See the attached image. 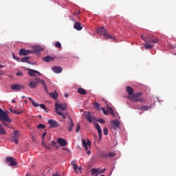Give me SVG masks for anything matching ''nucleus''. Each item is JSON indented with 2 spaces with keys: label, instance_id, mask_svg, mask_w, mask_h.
I'll return each instance as SVG.
<instances>
[{
  "label": "nucleus",
  "instance_id": "obj_1",
  "mask_svg": "<svg viewBox=\"0 0 176 176\" xmlns=\"http://www.w3.org/2000/svg\"><path fill=\"white\" fill-rule=\"evenodd\" d=\"M85 118L89 123H93L94 127L97 130L98 135H101V134H102V131L101 130L100 124L96 122V118H94V117L91 116L90 113H87L85 114Z\"/></svg>",
  "mask_w": 176,
  "mask_h": 176
},
{
  "label": "nucleus",
  "instance_id": "obj_2",
  "mask_svg": "<svg viewBox=\"0 0 176 176\" xmlns=\"http://www.w3.org/2000/svg\"><path fill=\"white\" fill-rule=\"evenodd\" d=\"M38 83H41V86H43V87L45 89V91H47V85H46V82H45V80L39 78H36L32 80L29 83V87L30 89H34L36 86H38Z\"/></svg>",
  "mask_w": 176,
  "mask_h": 176
},
{
  "label": "nucleus",
  "instance_id": "obj_3",
  "mask_svg": "<svg viewBox=\"0 0 176 176\" xmlns=\"http://www.w3.org/2000/svg\"><path fill=\"white\" fill-rule=\"evenodd\" d=\"M142 92H138L133 94L131 96H128L129 100H131V102H145V99L142 97Z\"/></svg>",
  "mask_w": 176,
  "mask_h": 176
},
{
  "label": "nucleus",
  "instance_id": "obj_4",
  "mask_svg": "<svg viewBox=\"0 0 176 176\" xmlns=\"http://www.w3.org/2000/svg\"><path fill=\"white\" fill-rule=\"evenodd\" d=\"M0 122H2L4 126H6V127H8V125L6 122H7L8 123H12V119H10L8 113L3 111V110H2V109L1 108H0Z\"/></svg>",
  "mask_w": 176,
  "mask_h": 176
},
{
  "label": "nucleus",
  "instance_id": "obj_5",
  "mask_svg": "<svg viewBox=\"0 0 176 176\" xmlns=\"http://www.w3.org/2000/svg\"><path fill=\"white\" fill-rule=\"evenodd\" d=\"M97 31L98 34L104 36L105 39H113L114 41H116V38L115 37V36H111L109 34H107V30H105L104 27L97 29Z\"/></svg>",
  "mask_w": 176,
  "mask_h": 176
},
{
  "label": "nucleus",
  "instance_id": "obj_6",
  "mask_svg": "<svg viewBox=\"0 0 176 176\" xmlns=\"http://www.w3.org/2000/svg\"><path fill=\"white\" fill-rule=\"evenodd\" d=\"M28 98L32 102V105H33V107H34L35 108H38V107H39L41 109H43L45 112H47V108L44 104H39L38 102H35V100H34V99H32V98L29 97Z\"/></svg>",
  "mask_w": 176,
  "mask_h": 176
},
{
  "label": "nucleus",
  "instance_id": "obj_7",
  "mask_svg": "<svg viewBox=\"0 0 176 176\" xmlns=\"http://www.w3.org/2000/svg\"><path fill=\"white\" fill-rule=\"evenodd\" d=\"M82 142L84 148L87 151V155H90V153H91V152L89 151V148H90L91 146V142H90V140H87V141L86 142V140L82 139Z\"/></svg>",
  "mask_w": 176,
  "mask_h": 176
},
{
  "label": "nucleus",
  "instance_id": "obj_8",
  "mask_svg": "<svg viewBox=\"0 0 176 176\" xmlns=\"http://www.w3.org/2000/svg\"><path fill=\"white\" fill-rule=\"evenodd\" d=\"M60 111H67V104H56L55 111L56 112H60Z\"/></svg>",
  "mask_w": 176,
  "mask_h": 176
},
{
  "label": "nucleus",
  "instance_id": "obj_9",
  "mask_svg": "<svg viewBox=\"0 0 176 176\" xmlns=\"http://www.w3.org/2000/svg\"><path fill=\"white\" fill-rule=\"evenodd\" d=\"M19 137H20V133H19V131H14L10 140L12 142H14V144H19Z\"/></svg>",
  "mask_w": 176,
  "mask_h": 176
},
{
  "label": "nucleus",
  "instance_id": "obj_10",
  "mask_svg": "<svg viewBox=\"0 0 176 176\" xmlns=\"http://www.w3.org/2000/svg\"><path fill=\"white\" fill-rule=\"evenodd\" d=\"M146 42L147 43H159V39L153 36H148L147 39H146Z\"/></svg>",
  "mask_w": 176,
  "mask_h": 176
},
{
  "label": "nucleus",
  "instance_id": "obj_11",
  "mask_svg": "<svg viewBox=\"0 0 176 176\" xmlns=\"http://www.w3.org/2000/svg\"><path fill=\"white\" fill-rule=\"evenodd\" d=\"M6 162L7 163H9V166H17V161H16V159L12 157H7Z\"/></svg>",
  "mask_w": 176,
  "mask_h": 176
},
{
  "label": "nucleus",
  "instance_id": "obj_12",
  "mask_svg": "<svg viewBox=\"0 0 176 176\" xmlns=\"http://www.w3.org/2000/svg\"><path fill=\"white\" fill-rule=\"evenodd\" d=\"M47 133L44 132L42 135V141L41 145L43 146L47 151H51L52 148L50 146L46 145V142H45V137L46 136Z\"/></svg>",
  "mask_w": 176,
  "mask_h": 176
},
{
  "label": "nucleus",
  "instance_id": "obj_13",
  "mask_svg": "<svg viewBox=\"0 0 176 176\" xmlns=\"http://www.w3.org/2000/svg\"><path fill=\"white\" fill-rule=\"evenodd\" d=\"M11 89L12 90H14L15 91H19L21 90V89H24V85L14 84L11 85Z\"/></svg>",
  "mask_w": 176,
  "mask_h": 176
},
{
  "label": "nucleus",
  "instance_id": "obj_14",
  "mask_svg": "<svg viewBox=\"0 0 176 176\" xmlns=\"http://www.w3.org/2000/svg\"><path fill=\"white\" fill-rule=\"evenodd\" d=\"M28 75H30V76H36V74H38V75L41 76L42 75L39 72L36 71V70H34L32 69H28Z\"/></svg>",
  "mask_w": 176,
  "mask_h": 176
},
{
  "label": "nucleus",
  "instance_id": "obj_15",
  "mask_svg": "<svg viewBox=\"0 0 176 176\" xmlns=\"http://www.w3.org/2000/svg\"><path fill=\"white\" fill-rule=\"evenodd\" d=\"M30 53H34V52L25 49H21L19 54V56H27V54H30Z\"/></svg>",
  "mask_w": 176,
  "mask_h": 176
},
{
  "label": "nucleus",
  "instance_id": "obj_16",
  "mask_svg": "<svg viewBox=\"0 0 176 176\" xmlns=\"http://www.w3.org/2000/svg\"><path fill=\"white\" fill-rule=\"evenodd\" d=\"M43 60L45 63H50V61H54V60H56V57L47 56L43 57Z\"/></svg>",
  "mask_w": 176,
  "mask_h": 176
},
{
  "label": "nucleus",
  "instance_id": "obj_17",
  "mask_svg": "<svg viewBox=\"0 0 176 176\" xmlns=\"http://www.w3.org/2000/svg\"><path fill=\"white\" fill-rule=\"evenodd\" d=\"M57 142L60 145V146H67V141L65 139L59 138L57 140Z\"/></svg>",
  "mask_w": 176,
  "mask_h": 176
},
{
  "label": "nucleus",
  "instance_id": "obj_18",
  "mask_svg": "<svg viewBox=\"0 0 176 176\" xmlns=\"http://www.w3.org/2000/svg\"><path fill=\"white\" fill-rule=\"evenodd\" d=\"M52 71L55 72V74H60L63 72V67L59 66H54L52 68Z\"/></svg>",
  "mask_w": 176,
  "mask_h": 176
},
{
  "label": "nucleus",
  "instance_id": "obj_19",
  "mask_svg": "<svg viewBox=\"0 0 176 176\" xmlns=\"http://www.w3.org/2000/svg\"><path fill=\"white\" fill-rule=\"evenodd\" d=\"M74 28V30H77V31H81V30H82L83 27H82V24H80V23L75 22Z\"/></svg>",
  "mask_w": 176,
  "mask_h": 176
},
{
  "label": "nucleus",
  "instance_id": "obj_20",
  "mask_svg": "<svg viewBox=\"0 0 176 176\" xmlns=\"http://www.w3.org/2000/svg\"><path fill=\"white\" fill-rule=\"evenodd\" d=\"M49 95H50V97H51V98H53L54 100H57V98H58V94L56 91L54 92L50 93Z\"/></svg>",
  "mask_w": 176,
  "mask_h": 176
},
{
  "label": "nucleus",
  "instance_id": "obj_21",
  "mask_svg": "<svg viewBox=\"0 0 176 176\" xmlns=\"http://www.w3.org/2000/svg\"><path fill=\"white\" fill-rule=\"evenodd\" d=\"M126 91L129 94V97H131L134 93V89L131 87H126Z\"/></svg>",
  "mask_w": 176,
  "mask_h": 176
},
{
  "label": "nucleus",
  "instance_id": "obj_22",
  "mask_svg": "<svg viewBox=\"0 0 176 176\" xmlns=\"http://www.w3.org/2000/svg\"><path fill=\"white\" fill-rule=\"evenodd\" d=\"M77 93H78L81 96H86V94H87V92L83 88H78L77 90Z\"/></svg>",
  "mask_w": 176,
  "mask_h": 176
},
{
  "label": "nucleus",
  "instance_id": "obj_23",
  "mask_svg": "<svg viewBox=\"0 0 176 176\" xmlns=\"http://www.w3.org/2000/svg\"><path fill=\"white\" fill-rule=\"evenodd\" d=\"M56 113L57 115H59V116H61L63 119H67V116H68V113H63L61 111H56Z\"/></svg>",
  "mask_w": 176,
  "mask_h": 176
},
{
  "label": "nucleus",
  "instance_id": "obj_24",
  "mask_svg": "<svg viewBox=\"0 0 176 176\" xmlns=\"http://www.w3.org/2000/svg\"><path fill=\"white\" fill-rule=\"evenodd\" d=\"M48 123L50 124V127H57V122L54 120H50Z\"/></svg>",
  "mask_w": 176,
  "mask_h": 176
},
{
  "label": "nucleus",
  "instance_id": "obj_25",
  "mask_svg": "<svg viewBox=\"0 0 176 176\" xmlns=\"http://www.w3.org/2000/svg\"><path fill=\"white\" fill-rule=\"evenodd\" d=\"M150 108H152V106H145V105H142L141 106L139 109L140 111H148L150 109Z\"/></svg>",
  "mask_w": 176,
  "mask_h": 176
},
{
  "label": "nucleus",
  "instance_id": "obj_26",
  "mask_svg": "<svg viewBox=\"0 0 176 176\" xmlns=\"http://www.w3.org/2000/svg\"><path fill=\"white\" fill-rule=\"evenodd\" d=\"M71 165L73 166V170L75 171V173L78 174V165L75 164V161H72L71 162Z\"/></svg>",
  "mask_w": 176,
  "mask_h": 176
},
{
  "label": "nucleus",
  "instance_id": "obj_27",
  "mask_svg": "<svg viewBox=\"0 0 176 176\" xmlns=\"http://www.w3.org/2000/svg\"><path fill=\"white\" fill-rule=\"evenodd\" d=\"M116 153H104V154L103 155V156H104V157H113L116 156Z\"/></svg>",
  "mask_w": 176,
  "mask_h": 176
},
{
  "label": "nucleus",
  "instance_id": "obj_28",
  "mask_svg": "<svg viewBox=\"0 0 176 176\" xmlns=\"http://www.w3.org/2000/svg\"><path fill=\"white\" fill-rule=\"evenodd\" d=\"M70 124H69L68 131H72V128L74 127V121L69 118Z\"/></svg>",
  "mask_w": 176,
  "mask_h": 176
},
{
  "label": "nucleus",
  "instance_id": "obj_29",
  "mask_svg": "<svg viewBox=\"0 0 176 176\" xmlns=\"http://www.w3.org/2000/svg\"><path fill=\"white\" fill-rule=\"evenodd\" d=\"M50 146H54L55 149H58L59 146L57 145V142L55 141H52L50 144H49Z\"/></svg>",
  "mask_w": 176,
  "mask_h": 176
},
{
  "label": "nucleus",
  "instance_id": "obj_30",
  "mask_svg": "<svg viewBox=\"0 0 176 176\" xmlns=\"http://www.w3.org/2000/svg\"><path fill=\"white\" fill-rule=\"evenodd\" d=\"M6 134V131L2 127V124H0V135H5Z\"/></svg>",
  "mask_w": 176,
  "mask_h": 176
},
{
  "label": "nucleus",
  "instance_id": "obj_31",
  "mask_svg": "<svg viewBox=\"0 0 176 176\" xmlns=\"http://www.w3.org/2000/svg\"><path fill=\"white\" fill-rule=\"evenodd\" d=\"M112 123L114 127H120V122L118 120L112 121Z\"/></svg>",
  "mask_w": 176,
  "mask_h": 176
},
{
  "label": "nucleus",
  "instance_id": "obj_32",
  "mask_svg": "<svg viewBox=\"0 0 176 176\" xmlns=\"http://www.w3.org/2000/svg\"><path fill=\"white\" fill-rule=\"evenodd\" d=\"M28 60H30V57L28 56H25L20 59L22 63H28Z\"/></svg>",
  "mask_w": 176,
  "mask_h": 176
},
{
  "label": "nucleus",
  "instance_id": "obj_33",
  "mask_svg": "<svg viewBox=\"0 0 176 176\" xmlns=\"http://www.w3.org/2000/svg\"><path fill=\"white\" fill-rule=\"evenodd\" d=\"M94 108H96V109H97L98 111H100V103L95 102L94 103Z\"/></svg>",
  "mask_w": 176,
  "mask_h": 176
},
{
  "label": "nucleus",
  "instance_id": "obj_34",
  "mask_svg": "<svg viewBox=\"0 0 176 176\" xmlns=\"http://www.w3.org/2000/svg\"><path fill=\"white\" fill-rule=\"evenodd\" d=\"M145 49H153V45H151L150 43H146L144 45Z\"/></svg>",
  "mask_w": 176,
  "mask_h": 176
},
{
  "label": "nucleus",
  "instance_id": "obj_35",
  "mask_svg": "<svg viewBox=\"0 0 176 176\" xmlns=\"http://www.w3.org/2000/svg\"><path fill=\"white\" fill-rule=\"evenodd\" d=\"M42 50H43V49L41 47L36 46L34 47V52H42Z\"/></svg>",
  "mask_w": 176,
  "mask_h": 176
},
{
  "label": "nucleus",
  "instance_id": "obj_36",
  "mask_svg": "<svg viewBox=\"0 0 176 176\" xmlns=\"http://www.w3.org/2000/svg\"><path fill=\"white\" fill-rule=\"evenodd\" d=\"M55 47H58V49H61V43L60 42L57 41L55 43Z\"/></svg>",
  "mask_w": 176,
  "mask_h": 176
},
{
  "label": "nucleus",
  "instance_id": "obj_37",
  "mask_svg": "<svg viewBox=\"0 0 176 176\" xmlns=\"http://www.w3.org/2000/svg\"><path fill=\"white\" fill-rule=\"evenodd\" d=\"M45 127H46V126L45 124H39L37 126V129H45Z\"/></svg>",
  "mask_w": 176,
  "mask_h": 176
},
{
  "label": "nucleus",
  "instance_id": "obj_38",
  "mask_svg": "<svg viewBox=\"0 0 176 176\" xmlns=\"http://www.w3.org/2000/svg\"><path fill=\"white\" fill-rule=\"evenodd\" d=\"M103 134L104 135H108V129L107 127L104 128V129H103Z\"/></svg>",
  "mask_w": 176,
  "mask_h": 176
},
{
  "label": "nucleus",
  "instance_id": "obj_39",
  "mask_svg": "<svg viewBox=\"0 0 176 176\" xmlns=\"http://www.w3.org/2000/svg\"><path fill=\"white\" fill-rule=\"evenodd\" d=\"M98 122L99 123H101L102 124H104V123H105V120L102 118H100V119L98 120Z\"/></svg>",
  "mask_w": 176,
  "mask_h": 176
},
{
  "label": "nucleus",
  "instance_id": "obj_40",
  "mask_svg": "<svg viewBox=\"0 0 176 176\" xmlns=\"http://www.w3.org/2000/svg\"><path fill=\"white\" fill-rule=\"evenodd\" d=\"M141 38L143 41H144V42H146V39H147L148 36H145L144 34H142Z\"/></svg>",
  "mask_w": 176,
  "mask_h": 176
},
{
  "label": "nucleus",
  "instance_id": "obj_41",
  "mask_svg": "<svg viewBox=\"0 0 176 176\" xmlns=\"http://www.w3.org/2000/svg\"><path fill=\"white\" fill-rule=\"evenodd\" d=\"M101 110L102 111L104 115H108V111H107L105 110V108L102 107V108H101Z\"/></svg>",
  "mask_w": 176,
  "mask_h": 176
},
{
  "label": "nucleus",
  "instance_id": "obj_42",
  "mask_svg": "<svg viewBox=\"0 0 176 176\" xmlns=\"http://www.w3.org/2000/svg\"><path fill=\"white\" fill-rule=\"evenodd\" d=\"M16 76H23V72H19L16 74Z\"/></svg>",
  "mask_w": 176,
  "mask_h": 176
},
{
  "label": "nucleus",
  "instance_id": "obj_43",
  "mask_svg": "<svg viewBox=\"0 0 176 176\" xmlns=\"http://www.w3.org/2000/svg\"><path fill=\"white\" fill-rule=\"evenodd\" d=\"M79 130H80V125L79 124H77V129L76 130V133H78Z\"/></svg>",
  "mask_w": 176,
  "mask_h": 176
},
{
  "label": "nucleus",
  "instance_id": "obj_44",
  "mask_svg": "<svg viewBox=\"0 0 176 176\" xmlns=\"http://www.w3.org/2000/svg\"><path fill=\"white\" fill-rule=\"evenodd\" d=\"M77 171L78 173H82V166H77Z\"/></svg>",
  "mask_w": 176,
  "mask_h": 176
},
{
  "label": "nucleus",
  "instance_id": "obj_45",
  "mask_svg": "<svg viewBox=\"0 0 176 176\" xmlns=\"http://www.w3.org/2000/svg\"><path fill=\"white\" fill-rule=\"evenodd\" d=\"M15 113H16V115H21V114L23 113V112H22V111H15Z\"/></svg>",
  "mask_w": 176,
  "mask_h": 176
},
{
  "label": "nucleus",
  "instance_id": "obj_46",
  "mask_svg": "<svg viewBox=\"0 0 176 176\" xmlns=\"http://www.w3.org/2000/svg\"><path fill=\"white\" fill-rule=\"evenodd\" d=\"M110 112V113H111V115L112 116H115V111H113V110H111V111H109Z\"/></svg>",
  "mask_w": 176,
  "mask_h": 176
},
{
  "label": "nucleus",
  "instance_id": "obj_47",
  "mask_svg": "<svg viewBox=\"0 0 176 176\" xmlns=\"http://www.w3.org/2000/svg\"><path fill=\"white\" fill-rule=\"evenodd\" d=\"M107 110L109 111V112H111V111H113V109H112V107H107Z\"/></svg>",
  "mask_w": 176,
  "mask_h": 176
},
{
  "label": "nucleus",
  "instance_id": "obj_48",
  "mask_svg": "<svg viewBox=\"0 0 176 176\" xmlns=\"http://www.w3.org/2000/svg\"><path fill=\"white\" fill-rule=\"evenodd\" d=\"M10 112H12V113H16V110L13 109H10Z\"/></svg>",
  "mask_w": 176,
  "mask_h": 176
},
{
  "label": "nucleus",
  "instance_id": "obj_49",
  "mask_svg": "<svg viewBox=\"0 0 176 176\" xmlns=\"http://www.w3.org/2000/svg\"><path fill=\"white\" fill-rule=\"evenodd\" d=\"M99 136V141H101V138H102V134L100 133V135H98Z\"/></svg>",
  "mask_w": 176,
  "mask_h": 176
},
{
  "label": "nucleus",
  "instance_id": "obj_50",
  "mask_svg": "<svg viewBox=\"0 0 176 176\" xmlns=\"http://www.w3.org/2000/svg\"><path fill=\"white\" fill-rule=\"evenodd\" d=\"M104 171H105V169H103V170L99 171V174H102V173H104Z\"/></svg>",
  "mask_w": 176,
  "mask_h": 176
},
{
  "label": "nucleus",
  "instance_id": "obj_51",
  "mask_svg": "<svg viewBox=\"0 0 176 176\" xmlns=\"http://www.w3.org/2000/svg\"><path fill=\"white\" fill-rule=\"evenodd\" d=\"M52 176H60V175L55 173V174L52 175Z\"/></svg>",
  "mask_w": 176,
  "mask_h": 176
},
{
  "label": "nucleus",
  "instance_id": "obj_52",
  "mask_svg": "<svg viewBox=\"0 0 176 176\" xmlns=\"http://www.w3.org/2000/svg\"><path fill=\"white\" fill-rule=\"evenodd\" d=\"M0 68H5L4 65H0Z\"/></svg>",
  "mask_w": 176,
  "mask_h": 176
},
{
  "label": "nucleus",
  "instance_id": "obj_53",
  "mask_svg": "<svg viewBox=\"0 0 176 176\" xmlns=\"http://www.w3.org/2000/svg\"><path fill=\"white\" fill-rule=\"evenodd\" d=\"M13 57H14V58H15V60H19V58H17L16 56H14V54H13Z\"/></svg>",
  "mask_w": 176,
  "mask_h": 176
},
{
  "label": "nucleus",
  "instance_id": "obj_54",
  "mask_svg": "<svg viewBox=\"0 0 176 176\" xmlns=\"http://www.w3.org/2000/svg\"><path fill=\"white\" fill-rule=\"evenodd\" d=\"M79 13H80V12H78L77 13H75L74 16H76V15L79 14Z\"/></svg>",
  "mask_w": 176,
  "mask_h": 176
},
{
  "label": "nucleus",
  "instance_id": "obj_55",
  "mask_svg": "<svg viewBox=\"0 0 176 176\" xmlns=\"http://www.w3.org/2000/svg\"><path fill=\"white\" fill-rule=\"evenodd\" d=\"M65 98L68 97V94H65Z\"/></svg>",
  "mask_w": 176,
  "mask_h": 176
},
{
  "label": "nucleus",
  "instance_id": "obj_56",
  "mask_svg": "<svg viewBox=\"0 0 176 176\" xmlns=\"http://www.w3.org/2000/svg\"><path fill=\"white\" fill-rule=\"evenodd\" d=\"M62 150L63 151H67V148H63Z\"/></svg>",
  "mask_w": 176,
  "mask_h": 176
},
{
  "label": "nucleus",
  "instance_id": "obj_57",
  "mask_svg": "<svg viewBox=\"0 0 176 176\" xmlns=\"http://www.w3.org/2000/svg\"><path fill=\"white\" fill-rule=\"evenodd\" d=\"M26 176H31V175H30V174H26Z\"/></svg>",
  "mask_w": 176,
  "mask_h": 176
},
{
  "label": "nucleus",
  "instance_id": "obj_58",
  "mask_svg": "<svg viewBox=\"0 0 176 176\" xmlns=\"http://www.w3.org/2000/svg\"><path fill=\"white\" fill-rule=\"evenodd\" d=\"M12 102H16V101L14 100H12Z\"/></svg>",
  "mask_w": 176,
  "mask_h": 176
},
{
  "label": "nucleus",
  "instance_id": "obj_59",
  "mask_svg": "<svg viewBox=\"0 0 176 176\" xmlns=\"http://www.w3.org/2000/svg\"><path fill=\"white\" fill-rule=\"evenodd\" d=\"M25 98V96H22V98Z\"/></svg>",
  "mask_w": 176,
  "mask_h": 176
},
{
  "label": "nucleus",
  "instance_id": "obj_60",
  "mask_svg": "<svg viewBox=\"0 0 176 176\" xmlns=\"http://www.w3.org/2000/svg\"><path fill=\"white\" fill-rule=\"evenodd\" d=\"M1 72H2V71L0 70V75H1Z\"/></svg>",
  "mask_w": 176,
  "mask_h": 176
},
{
  "label": "nucleus",
  "instance_id": "obj_61",
  "mask_svg": "<svg viewBox=\"0 0 176 176\" xmlns=\"http://www.w3.org/2000/svg\"><path fill=\"white\" fill-rule=\"evenodd\" d=\"M101 176H105L104 175H102Z\"/></svg>",
  "mask_w": 176,
  "mask_h": 176
}]
</instances>
